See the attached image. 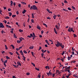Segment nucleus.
<instances>
[{
    "label": "nucleus",
    "mask_w": 78,
    "mask_h": 78,
    "mask_svg": "<svg viewBox=\"0 0 78 78\" xmlns=\"http://www.w3.org/2000/svg\"><path fill=\"white\" fill-rule=\"evenodd\" d=\"M55 45L57 47H61L62 48H64V45H62V43H59V41L57 42V44H55Z\"/></svg>",
    "instance_id": "nucleus-1"
},
{
    "label": "nucleus",
    "mask_w": 78,
    "mask_h": 78,
    "mask_svg": "<svg viewBox=\"0 0 78 78\" xmlns=\"http://www.w3.org/2000/svg\"><path fill=\"white\" fill-rule=\"evenodd\" d=\"M58 26L57 25H56L55 27L56 29L57 30H59V28H60V24H59V23H58Z\"/></svg>",
    "instance_id": "nucleus-2"
},
{
    "label": "nucleus",
    "mask_w": 78,
    "mask_h": 78,
    "mask_svg": "<svg viewBox=\"0 0 78 78\" xmlns=\"http://www.w3.org/2000/svg\"><path fill=\"white\" fill-rule=\"evenodd\" d=\"M33 7V9L34 10H37V7L36 5H34L32 6Z\"/></svg>",
    "instance_id": "nucleus-3"
},
{
    "label": "nucleus",
    "mask_w": 78,
    "mask_h": 78,
    "mask_svg": "<svg viewBox=\"0 0 78 78\" xmlns=\"http://www.w3.org/2000/svg\"><path fill=\"white\" fill-rule=\"evenodd\" d=\"M4 25H3V23H0V28H4Z\"/></svg>",
    "instance_id": "nucleus-4"
},
{
    "label": "nucleus",
    "mask_w": 78,
    "mask_h": 78,
    "mask_svg": "<svg viewBox=\"0 0 78 78\" xmlns=\"http://www.w3.org/2000/svg\"><path fill=\"white\" fill-rule=\"evenodd\" d=\"M20 53H21V55L23 56V58H24V57H25L24 56V55H23V51H22V50H21L20 51Z\"/></svg>",
    "instance_id": "nucleus-5"
},
{
    "label": "nucleus",
    "mask_w": 78,
    "mask_h": 78,
    "mask_svg": "<svg viewBox=\"0 0 78 78\" xmlns=\"http://www.w3.org/2000/svg\"><path fill=\"white\" fill-rule=\"evenodd\" d=\"M17 64L19 66H22V65L21 64V63H20V62L18 61L17 62Z\"/></svg>",
    "instance_id": "nucleus-6"
},
{
    "label": "nucleus",
    "mask_w": 78,
    "mask_h": 78,
    "mask_svg": "<svg viewBox=\"0 0 78 78\" xmlns=\"http://www.w3.org/2000/svg\"><path fill=\"white\" fill-rule=\"evenodd\" d=\"M54 33H55L56 34H58V33H57V31H56V30L55 28H54Z\"/></svg>",
    "instance_id": "nucleus-7"
},
{
    "label": "nucleus",
    "mask_w": 78,
    "mask_h": 78,
    "mask_svg": "<svg viewBox=\"0 0 78 78\" xmlns=\"http://www.w3.org/2000/svg\"><path fill=\"white\" fill-rule=\"evenodd\" d=\"M10 3L11 4H10V5L11 6H12V4H13V2H12V1H11Z\"/></svg>",
    "instance_id": "nucleus-8"
},
{
    "label": "nucleus",
    "mask_w": 78,
    "mask_h": 78,
    "mask_svg": "<svg viewBox=\"0 0 78 78\" xmlns=\"http://www.w3.org/2000/svg\"><path fill=\"white\" fill-rule=\"evenodd\" d=\"M68 31L69 32H71V28L70 27H69V29H68Z\"/></svg>",
    "instance_id": "nucleus-9"
},
{
    "label": "nucleus",
    "mask_w": 78,
    "mask_h": 78,
    "mask_svg": "<svg viewBox=\"0 0 78 78\" xmlns=\"http://www.w3.org/2000/svg\"><path fill=\"white\" fill-rule=\"evenodd\" d=\"M37 29H38V30H41V27H40V26H37Z\"/></svg>",
    "instance_id": "nucleus-10"
},
{
    "label": "nucleus",
    "mask_w": 78,
    "mask_h": 78,
    "mask_svg": "<svg viewBox=\"0 0 78 78\" xmlns=\"http://www.w3.org/2000/svg\"><path fill=\"white\" fill-rule=\"evenodd\" d=\"M45 42L46 43L49 45H50V44H49V43H48V41L47 40H45Z\"/></svg>",
    "instance_id": "nucleus-11"
},
{
    "label": "nucleus",
    "mask_w": 78,
    "mask_h": 78,
    "mask_svg": "<svg viewBox=\"0 0 78 78\" xmlns=\"http://www.w3.org/2000/svg\"><path fill=\"white\" fill-rule=\"evenodd\" d=\"M11 47H12L13 49H14V48H15V47H14V45H13V44L11 45Z\"/></svg>",
    "instance_id": "nucleus-12"
},
{
    "label": "nucleus",
    "mask_w": 78,
    "mask_h": 78,
    "mask_svg": "<svg viewBox=\"0 0 78 78\" xmlns=\"http://www.w3.org/2000/svg\"><path fill=\"white\" fill-rule=\"evenodd\" d=\"M56 17H57V16L56 15L53 16V17L54 19H56Z\"/></svg>",
    "instance_id": "nucleus-13"
},
{
    "label": "nucleus",
    "mask_w": 78,
    "mask_h": 78,
    "mask_svg": "<svg viewBox=\"0 0 78 78\" xmlns=\"http://www.w3.org/2000/svg\"><path fill=\"white\" fill-rule=\"evenodd\" d=\"M26 11H27L26 10H24L22 12L23 14H25Z\"/></svg>",
    "instance_id": "nucleus-14"
},
{
    "label": "nucleus",
    "mask_w": 78,
    "mask_h": 78,
    "mask_svg": "<svg viewBox=\"0 0 78 78\" xmlns=\"http://www.w3.org/2000/svg\"><path fill=\"white\" fill-rule=\"evenodd\" d=\"M21 3L23 5H27V4L25 3V2H21Z\"/></svg>",
    "instance_id": "nucleus-15"
},
{
    "label": "nucleus",
    "mask_w": 78,
    "mask_h": 78,
    "mask_svg": "<svg viewBox=\"0 0 78 78\" xmlns=\"http://www.w3.org/2000/svg\"><path fill=\"white\" fill-rule=\"evenodd\" d=\"M72 8L74 10H75V9H75V7L73 6H72Z\"/></svg>",
    "instance_id": "nucleus-16"
},
{
    "label": "nucleus",
    "mask_w": 78,
    "mask_h": 78,
    "mask_svg": "<svg viewBox=\"0 0 78 78\" xmlns=\"http://www.w3.org/2000/svg\"><path fill=\"white\" fill-rule=\"evenodd\" d=\"M13 36L15 38H17V36H16V34H14L13 35Z\"/></svg>",
    "instance_id": "nucleus-17"
},
{
    "label": "nucleus",
    "mask_w": 78,
    "mask_h": 78,
    "mask_svg": "<svg viewBox=\"0 0 78 78\" xmlns=\"http://www.w3.org/2000/svg\"><path fill=\"white\" fill-rule=\"evenodd\" d=\"M38 78H41V73H40L38 75Z\"/></svg>",
    "instance_id": "nucleus-18"
},
{
    "label": "nucleus",
    "mask_w": 78,
    "mask_h": 78,
    "mask_svg": "<svg viewBox=\"0 0 78 78\" xmlns=\"http://www.w3.org/2000/svg\"><path fill=\"white\" fill-rule=\"evenodd\" d=\"M30 49H33L34 47L30 46L29 48Z\"/></svg>",
    "instance_id": "nucleus-19"
},
{
    "label": "nucleus",
    "mask_w": 78,
    "mask_h": 78,
    "mask_svg": "<svg viewBox=\"0 0 78 78\" xmlns=\"http://www.w3.org/2000/svg\"><path fill=\"white\" fill-rule=\"evenodd\" d=\"M23 52L24 53H25V54H27V51L25 50H24Z\"/></svg>",
    "instance_id": "nucleus-20"
},
{
    "label": "nucleus",
    "mask_w": 78,
    "mask_h": 78,
    "mask_svg": "<svg viewBox=\"0 0 78 78\" xmlns=\"http://www.w3.org/2000/svg\"><path fill=\"white\" fill-rule=\"evenodd\" d=\"M6 27H8V28H11V27L10 26H9L8 25H6Z\"/></svg>",
    "instance_id": "nucleus-21"
},
{
    "label": "nucleus",
    "mask_w": 78,
    "mask_h": 78,
    "mask_svg": "<svg viewBox=\"0 0 78 78\" xmlns=\"http://www.w3.org/2000/svg\"><path fill=\"white\" fill-rule=\"evenodd\" d=\"M43 25L45 26L47 28V24H46L45 23H44Z\"/></svg>",
    "instance_id": "nucleus-22"
},
{
    "label": "nucleus",
    "mask_w": 78,
    "mask_h": 78,
    "mask_svg": "<svg viewBox=\"0 0 78 78\" xmlns=\"http://www.w3.org/2000/svg\"><path fill=\"white\" fill-rule=\"evenodd\" d=\"M12 17H13V18H14V17H16V16L15 15H12Z\"/></svg>",
    "instance_id": "nucleus-23"
},
{
    "label": "nucleus",
    "mask_w": 78,
    "mask_h": 78,
    "mask_svg": "<svg viewBox=\"0 0 78 78\" xmlns=\"http://www.w3.org/2000/svg\"><path fill=\"white\" fill-rule=\"evenodd\" d=\"M33 37H35V34H34V33H33Z\"/></svg>",
    "instance_id": "nucleus-24"
},
{
    "label": "nucleus",
    "mask_w": 78,
    "mask_h": 78,
    "mask_svg": "<svg viewBox=\"0 0 78 78\" xmlns=\"http://www.w3.org/2000/svg\"><path fill=\"white\" fill-rule=\"evenodd\" d=\"M5 19H9V16H6V17H5Z\"/></svg>",
    "instance_id": "nucleus-25"
},
{
    "label": "nucleus",
    "mask_w": 78,
    "mask_h": 78,
    "mask_svg": "<svg viewBox=\"0 0 78 78\" xmlns=\"http://www.w3.org/2000/svg\"><path fill=\"white\" fill-rule=\"evenodd\" d=\"M6 58L7 59H10V58L8 57V56H6Z\"/></svg>",
    "instance_id": "nucleus-26"
},
{
    "label": "nucleus",
    "mask_w": 78,
    "mask_h": 78,
    "mask_svg": "<svg viewBox=\"0 0 78 78\" xmlns=\"http://www.w3.org/2000/svg\"><path fill=\"white\" fill-rule=\"evenodd\" d=\"M31 63L32 65H33V66H34V67H35V64H34V63L33 62H31Z\"/></svg>",
    "instance_id": "nucleus-27"
},
{
    "label": "nucleus",
    "mask_w": 78,
    "mask_h": 78,
    "mask_svg": "<svg viewBox=\"0 0 78 78\" xmlns=\"http://www.w3.org/2000/svg\"><path fill=\"white\" fill-rule=\"evenodd\" d=\"M31 53L32 55L34 57V52H31Z\"/></svg>",
    "instance_id": "nucleus-28"
},
{
    "label": "nucleus",
    "mask_w": 78,
    "mask_h": 78,
    "mask_svg": "<svg viewBox=\"0 0 78 78\" xmlns=\"http://www.w3.org/2000/svg\"><path fill=\"white\" fill-rule=\"evenodd\" d=\"M19 32H23V30H22L21 29H20V30H19Z\"/></svg>",
    "instance_id": "nucleus-29"
},
{
    "label": "nucleus",
    "mask_w": 78,
    "mask_h": 78,
    "mask_svg": "<svg viewBox=\"0 0 78 78\" xmlns=\"http://www.w3.org/2000/svg\"><path fill=\"white\" fill-rule=\"evenodd\" d=\"M5 49L6 50H7L8 49V47H7V46L6 45H5Z\"/></svg>",
    "instance_id": "nucleus-30"
},
{
    "label": "nucleus",
    "mask_w": 78,
    "mask_h": 78,
    "mask_svg": "<svg viewBox=\"0 0 78 78\" xmlns=\"http://www.w3.org/2000/svg\"><path fill=\"white\" fill-rule=\"evenodd\" d=\"M9 16H11V15H12V13L9 12Z\"/></svg>",
    "instance_id": "nucleus-31"
},
{
    "label": "nucleus",
    "mask_w": 78,
    "mask_h": 78,
    "mask_svg": "<svg viewBox=\"0 0 78 78\" xmlns=\"http://www.w3.org/2000/svg\"><path fill=\"white\" fill-rule=\"evenodd\" d=\"M7 62H8V60H5V61H4V63L6 64V63H7Z\"/></svg>",
    "instance_id": "nucleus-32"
},
{
    "label": "nucleus",
    "mask_w": 78,
    "mask_h": 78,
    "mask_svg": "<svg viewBox=\"0 0 78 78\" xmlns=\"http://www.w3.org/2000/svg\"><path fill=\"white\" fill-rule=\"evenodd\" d=\"M63 11H67L68 12V10L64 9H63Z\"/></svg>",
    "instance_id": "nucleus-33"
},
{
    "label": "nucleus",
    "mask_w": 78,
    "mask_h": 78,
    "mask_svg": "<svg viewBox=\"0 0 78 78\" xmlns=\"http://www.w3.org/2000/svg\"><path fill=\"white\" fill-rule=\"evenodd\" d=\"M21 42V41L19 40H17V43H20Z\"/></svg>",
    "instance_id": "nucleus-34"
},
{
    "label": "nucleus",
    "mask_w": 78,
    "mask_h": 78,
    "mask_svg": "<svg viewBox=\"0 0 78 78\" xmlns=\"http://www.w3.org/2000/svg\"><path fill=\"white\" fill-rule=\"evenodd\" d=\"M19 39H20V41H22V37L21 38H19Z\"/></svg>",
    "instance_id": "nucleus-35"
},
{
    "label": "nucleus",
    "mask_w": 78,
    "mask_h": 78,
    "mask_svg": "<svg viewBox=\"0 0 78 78\" xmlns=\"http://www.w3.org/2000/svg\"><path fill=\"white\" fill-rule=\"evenodd\" d=\"M36 70H37V71H39V69L37 68H35Z\"/></svg>",
    "instance_id": "nucleus-36"
},
{
    "label": "nucleus",
    "mask_w": 78,
    "mask_h": 78,
    "mask_svg": "<svg viewBox=\"0 0 78 78\" xmlns=\"http://www.w3.org/2000/svg\"><path fill=\"white\" fill-rule=\"evenodd\" d=\"M71 31H73V32H74V31L73 30V28H71Z\"/></svg>",
    "instance_id": "nucleus-37"
},
{
    "label": "nucleus",
    "mask_w": 78,
    "mask_h": 78,
    "mask_svg": "<svg viewBox=\"0 0 78 78\" xmlns=\"http://www.w3.org/2000/svg\"><path fill=\"white\" fill-rule=\"evenodd\" d=\"M16 53L17 54V55H19V56H20V54H19L18 53V52L17 51H16Z\"/></svg>",
    "instance_id": "nucleus-38"
},
{
    "label": "nucleus",
    "mask_w": 78,
    "mask_h": 78,
    "mask_svg": "<svg viewBox=\"0 0 78 78\" xmlns=\"http://www.w3.org/2000/svg\"><path fill=\"white\" fill-rule=\"evenodd\" d=\"M32 18H34V14L33 13L32 14Z\"/></svg>",
    "instance_id": "nucleus-39"
},
{
    "label": "nucleus",
    "mask_w": 78,
    "mask_h": 78,
    "mask_svg": "<svg viewBox=\"0 0 78 78\" xmlns=\"http://www.w3.org/2000/svg\"><path fill=\"white\" fill-rule=\"evenodd\" d=\"M70 66H69L67 68H66V69H70Z\"/></svg>",
    "instance_id": "nucleus-40"
},
{
    "label": "nucleus",
    "mask_w": 78,
    "mask_h": 78,
    "mask_svg": "<svg viewBox=\"0 0 78 78\" xmlns=\"http://www.w3.org/2000/svg\"><path fill=\"white\" fill-rule=\"evenodd\" d=\"M26 75H30V74L29 73H26Z\"/></svg>",
    "instance_id": "nucleus-41"
},
{
    "label": "nucleus",
    "mask_w": 78,
    "mask_h": 78,
    "mask_svg": "<svg viewBox=\"0 0 78 78\" xmlns=\"http://www.w3.org/2000/svg\"><path fill=\"white\" fill-rule=\"evenodd\" d=\"M30 36L31 37H33V35L32 34H30Z\"/></svg>",
    "instance_id": "nucleus-42"
},
{
    "label": "nucleus",
    "mask_w": 78,
    "mask_h": 78,
    "mask_svg": "<svg viewBox=\"0 0 78 78\" xmlns=\"http://www.w3.org/2000/svg\"><path fill=\"white\" fill-rule=\"evenodd\" d=\"M64 53H65V52L64 51H63L62 54V55H64Z\"/></svg>",
    "instance_id": "nucleus-43"
},
{
    "label": "nucleus",
    "mask_w": 78,
    "mask_h": 78,
    "mask_svg": "<svg viewBox=\"0 0 78 78\" xmlns=\"http://www.w3.org/2000/svg\"><path fill=\"white\" fill-rule=\"evenodd\" d=\"M73 36H74V37H76L77 36L76 35V34H73Z\"/></svg>",
    "instance_id": "nucleus-44"
},
{
    "label": "nucleus",
    "mask_w": 78,
    "mask_h": 78,
    "mask_svg": "<svg viewBox=\"0 0 78 78\" xmlns=\"http://www.w3.org/2000/svg\"><path fill=\"white\" fill-rule=\"evenodd\" d=\"M9 53L10 54V55H13V53L11 52H9Z\"/></svg>",
    "instance_id": "nucleus-45"
},
{
    "label": "nucleus",
    "mask_w": 78,
    "mask_h": 78,
    "mask_svg": "<svg viewBox=\"0 0 78 78\" xmlns=\"http://www.w3.org/2000/svg\"><path fill=\"white\" fill-rule=\"evenodd\" d=\"M31 22H32V23H34V20L33 19H32L31 20Z\"/></svg>",
    "instance_id": "nucleus-46"
},
{
    "label": "nucleus",
    "mask_w": 78,
    "mask_h": 78,
    "mask_svg": "<svg viewBox=\"0 0 78 78\" xmlns=\"http://www.w3.org/2000/svg\"><path fill=\"white\" fill-rule=\"evenodd\" d=\"M67 58L68 59V60H69L70 59V57H68Z\"/></svg>",
    "instance_id": "nucleus-47"
},
{
    "label": "nucleus",
    "mask_w": 78,
    "mask_h": 78,
    "mask_svg": "<svg viewBox=\"0 0 78 78\" xmlns=\"http://www.w3.org/2000/svg\"><path fill=\"white\" fill-rule=\"evenodd\" d=\"M68 10H69V11H71V9L70 8H68Z\"/></svg>",
    "instance_id": "nucleus-48"
},
{
    "label": "nucleus",
    "mask_w": 78,
    "mask_h": 78,
    "mask_svg": "<svg viewBox=\"0 0 78 78\" xmlns=\"http://www.w3.org/2000/svg\"><path fill=\"white\" fill-rule=\"evenodd\" d=\"M45 68H46V69H49V66H46V67H45Z\"/></svg>",
    "instance_id": "nucleus-49"
},
{
    "label": "nucleus",
    "mask_w": 78,
    "mask_h": 78,
    "mask_svg": "<svg viewBox=\"0 0 78 78\" xmlns=\"http://www.w3.org/2000/svg\"><path fill=\"white\" fill-rule=\"evenodd\" d=\"M18 6L20 8V7H21V5H20V4H19L18 5Z\"/></svg>",
    "instance_id": "nucleus-50"
},
{
    "label": "nucleus",
    "mask_w": 78,
    "mask_h": 78,
    "mask_svg": "<svg viewBox=\"0 0 78 78\" xmlns=\"http://www.w3.org/2000/svg\"><path fill=\"white\" fill-rule=\"evenodd\" d=\"M16 24L18 25L19 27V25L18 24V22L16 23Z\"/></svg>",
    "instance_id": "nucleus-51"
},
{
    "label": "nucleus",
    "mask_w": 78,
    "mask_h": 78,
    "mask_svg": "<svg viewBox=\"0 0 78 78\" xmlns=\"http://www.w3.org/2000/svg\"><path fill=\"white\" fill-rule=\"evenodd\" d=\"M64 3H67V1H66V0H65Z\"/></svg>",
    "instance_id": "nucleus-52"
},
{
    "label": "nucleus",
    "mask_w": 78,
    "mask_h": 78,
    "mask_svg": "<svg viewBox=\"0 0 78 78\" xmlns=\"http://www.w3.org/2000/svg\"><path fill=\"white\" fill-rule=\"evenodd\" d=\"M49 75H51L52 73L51 72H50V71H49Z\"/></svg>",
    "instance_id": "nucleus-53"
},
{
    "label": "nucleus",
    "mask_w": 78,
    "mask_h": 78,
    "mask_svg": "<svg viewBox=\"0 0 78 78\" xmlns=\"http://www.w3.org/2000/svg\"><path fill=\"white\" fill-rule=\"evenodd\" d=\"M2 11L0 10V14H1V15H2Z\"/></svg>",
    "instance_id": "nucleus-54"
},
{
    "label": "nucleus",
    "mask_w": 78,
    "mask_h": 78,
    "mask_svg": "<svg viewBox=\"0 0 78 78\" xmlns=\"http://www.w3.org/2000/svg\"><path fill=\"white\" fill-rule=\"evenodd\" d=\"M60 60L62 61V62H64V59H63V58H62Z\"/></svg>",
    "instance_id": "nucleus-55"
},
{
    "label": "nucleus",
    "mask_w": 78,
    "mask_h": 78,
    "mask_svg": "<svg viewBox=\"0 0 78 78\" xmlns=\"http://www.w3.org/2000/svg\"><path fill=\"white\" fill-rule=\"evenodd\" d=\"M46 73L48 76H50V74L48 73Z\"/></svg>",
    "instance_id": "nucleus-56"
},
{
    "label": "nucleus",
    "mask_w": 78,
    "mask_h": 78,
    "mask_svg": "<svg viewBox=\"0 0 78 78\" xmlns=\"http://www.w3.org/2000/svg\"><path fill=\"white\" fill-rule=\"evenodd\" d=\"M4 10H5V9H6V7H4Z\"/></svg>",
    "instance_id": "nucleus-57"
},
{
    "label": "nucleus",
    "mask_w": 78,
    "mask_h": 78,
    "mask_svg": "<svg viewBox=\"0 0 78 78\" xmlns=\"http://www.w3.org/2000/svg\"><path fill=\"white\" fill-rule=\"evenodd\" d=\"M4 33V31H3V30H2L1 31V33L2 34H3Z\"/></svg>",
    "instance_id": "nucleus-58"
},
{
    "label": "nucleus",
    "mask_w": 78,
    "mask_h": 78,
    "mask_svg": "<svg viewBox=\"0 0 78 78\" xmlns=\"http://www.w3.org/2000/svg\"><path fill=\"white\" fill-rule=\"evenodd\" d=\"M13 66H14V67H17V66H16V65H13Z\"/></svg>",
    "instance_id": "nucleus-59"
},
{
    "label": "nucleus",
    "mask_w": 78,
    "mask_h": 78,
    "mask_svg": "<svg viewBox=\"0 0 78 78\" xmlns=\"http://www.w3.org/2000/svg\"><path fill=\"white\" fill-rule=\"evenodd\" d=\"M47 19H49V20H50V19H51V18H50V17H48L47 18Z\"/></svg>",
    "instance_id": "nucleus-60"
},
{
    "label": "nucleus",
    "mask_w": 78,
    "mask_h": 78,
    "mask_svg": "<svg viewBox=\"0 0 78 78\" xmlns=\"http://www.w3.org/2000/svg\"><path fill=\"white\" fill-rule=\"evenodd\" d=\"M4 66H5V67H6V64L4 63Z\"/></svg>",
    "instance_id": "nucleus-61"
},
{
    "label": "nucleus",
    "mask_w": 78,
    "mask_h": 78,
    "mask_svg": "<svg viewBox=\"0 0 78 78\" xmlns=\"http://www.w3.org/2000/svg\"><path fill=\"white\" fill-rule=\"evenodd\" d=\"M30 9H33V6H31L30 8Z\"/></svg>",
    "instance_id": "nucleus-62"
},
{
    "label": "nucleus",
    "mask_w": 78,
    "mask_h": 78,
    "mask_svg": "<svg viewBox=\"0 0 78 78\" xmlns=\"http://www.w3.org/2000/svg\"><path fill=\"white\" fill-rule=\"evenodd\" d=\"M8 11H11V9H8Z\"/></svg>",
    "instance_id": "nucleus-63"
},
{
    "label": "nucleus",
    "mask_w": 78,
    "mask_h": 78,
    "mask_svg": "<svg viewBox=\"0 0 78 78\" xmlns=\"http://www.w3.org/2000/svg\"><path fill=\"white\" fill-rule=\"evenodd\" d=\"M47 11H48V12H49L50 11V10L48 9H46Z\"/></svg>",
    "instance_id": "nucleus-64"
}]
</instances>
